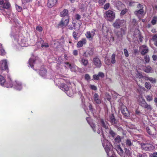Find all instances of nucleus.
Listing matches in <instances>:
<instances>
[{
	"label": "nucleus",
	"instance_id": "31",
	"mask_svg": "<svg viewBox=\"0 0 157 157\" xmlns=\"http://www.w3.org/2000/svg\"><path fill=\"white\" fill-rule=\"evenodd\" d=\"M144 71L146 73H149L152 72V68L149 66H147L144 69Z\"/></svg>",
	"mask_w": 157,
	"mask_h": 157
},
{
	"label": "nucleus",
	"instance_id": "47",
	"mask_svg": "<svg viewBox=\"0 0 157 157\" xmlns=\"http://www.w3.org/2000/svg\"><path fill=\"white\" fill-rule=\"evenodd\" d=\"M93 78L95 80H98L99 79V77L98 75H93Z\"/></svg>",
	"mask_w": 157,
	"mask_h": 157
},
{
	"label": "nucleus",
	"instance_id": "1",
	"mask_svg": "<svg viewBox=\"0 0 157 157\" xmlns=\"http://www.w3.org/2000/svg\"><path fill=\"white\" fill-rule=\"evenodd\" d=\"M17 29V27L13 26L11 28V31L10 34L11 36H13L14 40L17 42L18 44L22 47H27V38L23 36L22 34L17 35V32L16 30Z\"/></svg>",
	"mask_w": 157,
	"mask_h": 157
},
{
	"label": "nucleus",
	"instance_id": "27",
	"mask_svg": "<svg viewBox=\"0 0 157 157\" xmlns=\"http://www.w3.org/2000/svg\"><path fill=\"white\" fill-rule=\"evenodd\" d=\"M125 152L126 155L129 156L131 155L132 152L131 147H124Z\"/></svg>",
	"mask_w": 157,
	"mask_h": 157
},
{
	"label": "nucleus",
	"instance_id": "8",
	"mask_svg": "<svg viewBox=\"0 0 157 157\" xmlns=\"http://www.w3.org/2000/svg\"><path fill=\"white\" fill-rule=\"evenodd\" d=\"M141 146L142 149L146 151H150L154 148L153 146L148 143H142Z\"/></svg>",
	"mask_w": 157,
	"mask_h": 157
},
{
	"label": "nucleus",
	"instance_id": "23",
	"mask_svg": "<svg viewBox=\"0 0 157 157\" xmlns=\"http://www.w3.org/2000/svg\"><path fill=\"white\" fill-rule=\"evenodd\" d=\"M90 118L88 117H87L86 118V120L88 122V123L90 125V127L92 128L94 132H96V127L95 126V125L92 122H90Z\"/></svg>",
	"mask_w": 157,
	"mask_h": 157
},
{
	"label": "nucleus",
	"instance_id": "53",
	"mask_svg": "<svg viewBox=\"0 0 157 157\" xmlns=\"http://www.w3.org/2000/svg\"><path fill=\"white\" fill-rule=\"evenodd\" d=\"M152 40L154 41H155L157 40V35L155 34L154 35L152 39Z\"/></svg>",
	"mask_w": 157,
	"mask_h": 157
},
{
	"label": "nucleus",
	"instance_id": "39",
	"mask_svg": "<svg viewBox=\"0 0 157 157\" xmlns=\"http://www.w3.org/2000/svg\"><path fill=\"white\" fill-rule=\"evenodd\" d=\"M147 101H150L152 100L153 97L152 96L147 95L145 97Z\"/></svg>",
	"mask_w": 157,
	"mask_h": 157
},
{
	"label": "nucleus",
	"instance_id": "21",
	"mask_svg": "<svg viewBox=\"0 0 157 157\" xmlns=\"http://www.w3.org/2000/svg\"><path fill=\"white\" fill-rule=\"evenodd\" d=\"M36 62V59L34 56H33L30 58L29 61V64L31 67L32 68Z\"/></svg>",
	"mask_w": 157,
	"mask_h": 157
},
{
	"label": "nucleus",
	"instance_id": "36",
	"mask_svg": "<svg viewBox=\"0 0 157 157\" xmlns=\"http://www.w3.org/2000/svg\"><path fill=\"white\" fill-rule=\"evenodd\" d=\"M107 132H109V134L112 136L114 137L116 135L115 133L111 129H108L107 130Z\"/></svg>",
	"mask_w": 157,
	"mask_h": 157
},
{
	"label": "nucleus",
	"instance_id": "34",
	"mask_svg": "<svg viewBox=\"0 0 157 157\" xmlns=\"http://www.w3.org/2000/svg\"><path fill=\"white\" fill-rule=\"evenodd\" d=\"M157 22V16H154L152 18L151 21V24L154 25L156 24Z\"/></svg>",
	"mask_w": 157,
	"mask_h": 157
},
{
	"label": "nucleus",
	"instance_id": "17",
	"mask_svg": "<svg viewBox=\"0 0 157 157\" xmlns=\"http://www.w3.org/2000/svg\"><path fill=\"white\" fill-rule=\"evenodd\" d=\"M8 81L7 82H6L5 83L4 86L7 88H10L12 87H13L14 82L13 83L12 80L10 76L9 75L8 76Z\"/></svg>",
	"mask_w": 157,
	"mask_h": 157
},
{
	"label": "nucleus",
	"instance_id": "2",
	"mask_svg": "<svg viewBox=\"0 0 157 157\" xmlns=\"http://www.w3.org/2000/svg\"><path fill=\"white\" fill-rule=\"evenodd\" d=\"M101 137H103V138H101L102 145L107 155L109 157H114L111 156L113 153V147L112 144L107 140L104 138L103 135H102Z\"/></svg>",
	"mask_w": 157,
	"mask_h": 157
},
{
	"label": "nucleus",
	"instance_id": "12",
	"mask_svg": "<svg viewBox=\"0 0 157 157\" xmlns=\"http://www.w3.org/2000/svg\"><path fill=\"white\" fill-rule=\"evenodd\" d=\"M107 120L113 125L117 124V121L115 118L113 114H110L107 117Z\"/></svg>",
	"mask_w": 157,
	"mask_h": 157
},
{
	"label": "nucleus",
	"instance_id": "60",
	"mask_svg": "<svg viewBox=\"0 0 157 157\" xmlns=\"http://www.w3.org/2000/svg\"><path fill=\"white\" fill-rule=\"evenodd\" d=\"M153 60L155 61L157 59V57L156 55H154L152 56Z\"/></svg>",
	"mask_w": 157,
	"mask_h": 157
},
{
	"label": "nucleus",
	"instance_id": "62",
	"mask_svg": "<svg viewBox=\"0 0 157 157\" xmlns=\"http://www.w3.org/2000/svg\"><path fill=\"white\" fill-rule=\"evenodd\" d=\"M89 108L91 112L93 111V109L92 108V105L90 104H89Z\"/></svg>",
	"mask_w": 157,
	"mask_h": 157
},
{
	"label": "nucleus",
	"instance_id": "25",
	"mask_svg": "<svg viewBox=\"0 0 157 157\" xmlns=\"http://www.w3.org/2000/svg\"><path fill=\"white\" fill-rule=\"evenodd\" d=\"M68 10L67 9H64L60 13V16L61 17H65L69 16L68 15Z\"/></svg>",
	"mask_w": 157,
	"mask_h": 157
},
{
	"label": "nucleus",
	"instance_id": "13",
	"mask_svg": "<svg viewBox=\"0 0 157 157\" xmlns=\"http://www.w3.org/2000/svg\"><path fill=\"white\" fill-rule=\"evenodd\" d=\"M115 149L121 157H125L124 151L120 147V145L116 144V145H115Z\"/></svg>",
	"mask_w": 157,
	"mask_h": 157
},
{
	"label": "nucleus",
	"instance_id": "48",
	"mask_svg": "<svg viewBox=\"0 0 157 157\" xmlns=\"http://www.w3.org/2000/svg\"><path fill=\"white\" fill-rule=\"evenodd\" d=\"M75 17L77 20H79L81 18V16L79 14H77L75 15Z\"/></svg>",
	"mask_w": 157,
	"mask_h": 157
},
{
	"label": "nucleus",
	"instance_id": "32",
	"mask_svg": "<svg viewBox=\"0 0 157 157\" xmlns=\"http://www.w3.org/2000/svg\"><path fill=\"white\" fill-rule=\"evenodd\" d=\"M47 73L46 70L45 69H44L42 70H40L39 72L40 75L42 77H45Z\"/></svg>",
	"mask_w": 157,
	"mask_h": 157
},
{
	"label": "nucleus",
	"instance_id": "38",
	"mask_svg": "<svg viewBox=\"0 0 157 157\" xmlns=\"http://www.w3.org/2000/svg\"><path fill=\"white\" fill-rule=\"evenodd\" d=\"M145 87L147 89H150L151 88L150 83L149 82H146L145 84Z\"/></svg>",
	"mask_w": 157,
	"mask_h": 157
},
{
	"label": "nucleus",
	"instance_id": "52",
	"mask_svg": "<svg viewBox=\"0 0 157 157\" xmlns=\"http://www.w3.org/2000/svg\"><path fill=\"white\" fill-rule=\"evenodd\" d=\"M16 7L17 10L19 12H20L22 10V8L21 7L18 6L17 5L16 6Z\"/></svg>",
	"mask_w": 157,
	"mask_h": 157
},
{
	"label": "nucleus",
	"instance_id": "56",
	"mask_svg": "<svg viewBox=\"0 0 157 157\" xmlns=\"http://www.w3.org/2000/svg\"><path fill=\"white\" fill-rule=\"evenodd\" d=\"M106 1V0H99L98 2L99 4L103 5Z\"/></svg>",
	"mask_w": 157,
	"mask_h": 157
},
{
	"label": "nucleus",
	"instance_id": "28",
	"mask_svg": "<svg viewBox=\"0 0 157 157\" xmlns=\"http://www.w3.org/2000/svg\"><path fill=\"white\" fill-rule=\"evenodd\" d=\"M100 121L101 125L103 128H105L107 130L109 129L108 128V124L106 122H105L103 119H101Z\"/></svg>",
	"mask_w": 157,
	"mask_h": 157
},
{
	"label": "nucleus",
	"instance_id": "50",
	"mask_svg": "<svg viewBox=\"0 0 157 157\" xmlns=\"http://www.w3.org/2000/svg\"><path fill=\"white\" fill-rule=\"evenodd\" d=\"M98 75L99 77L103 78L104 77V74L102 72H100L98 73Z\"/></svg>",
	"mask_w": 157,
	"mask_h": 157
},
{
	"label": "nucleus",
	"instance_id": "9",
	"mask_svg": "<svg viewBox=\"0 0 157 157\" xmlns=\"http://www.w3.org/2000/svg\"><path fill=\"white\" fill-rule=\"evenodd\" d=\"M125 23L124 20H117L113 24V26L116 28H120L121 26L123 25Z\"/></svg>",
	"mask_w": 157,
	"mask_h": 157
},
{
	"label": "nucleus",
	"instance_id": "29",
	"mask_svg": "<svg viewBox=\"0 0 157 157\" xmlns=\"http://www.w3.org/2000/svg\"><path fill=\"white\" fill-rule=\"evenodd\" d=\"M80 61L82 64L84 66H86L88 64V60L84 58H80Z\"/></svg>",
	"mask_w": 157,
	"mask_h": 157
},
{
	"label": "nucleus",
	"instance_id": "45",
	"mask_svg": "<svg viewBox=\"0 0 157 157\" xmlns=\"http://www.w3.org/2000/svg\"><path fill=\"white\" fill-rule=\"evenodd\" d=\"M85 79L87 81L90 80V76L88 74H86L85 75Z\"/></svg>",
	"mask_w": 157,
	"mask_h": 157
},
{
	"label": "nucleus",
	"instance_id": "57",
	"mask_svg": "<svg viewBox=\"0 0 157 157\" xmlns=\"http://www.w3.org/2000/svg\"><path fill=\"white\" fill-rule=\"evenodd\" d=\"M137 7L139 9H140V10L143 9V8L144 7L142 5L140 4H138Z\"/></svg>",
	"mask_w": 157,
	"mask_h": 157
},
{
	"label": "nucleus",
	"instance_id": "14",
	"mask_svg": "<svg viewBox=\"0 0 157 157\" xmlns=\"http://www.w3.org/2000/svg\"><path fill=\"white\" fill-rule=\"evenodd\" d=\"M140 50L141 54L143 56L148 52V49L147 46L145 45H142L140 47Z\"/></svg>",
	"mask_w": 157,
	"mask_h": 157
},
{
	"label": "nucleus",
	"instance_id": "15",
	"mask_svg": "<svg viewBox=\"0 0 157 157\" xmlns=\"http://www.w3.org/2000/svg\"><path fill=\"white\" fill-rule=\"evenodd\" d=\"M93 64L97 68H100L101 66V62L99 58L95 57L93 60Z\"/></svg>",
	"mask_w": 157,
	"mask_h": 157
},
{
	"label": "nucleus",
	"instance_id": "63",
	"mask_svg": "<svg viewBox=\"0 0 157 157\" xmlns=\"http://www.w3.org/2000/svg\"><path fill=\"white\" fill-rule=\"evenodd\" d=\"M105 62L108 65L110 64V62L109 61V60L108 59H105Z\"/></svg>",
	"mask_w": 157,
	"mask_h": 157
},
{
	"label": "nucleus",
	"instance_id": "44",
	"mask_svg": "<svg viewBox=\"0 0 157 157\" xmlns=\"http://www.w3.org/2000/svg\"><path fill=\"white\" fill-rule=\"evenodd\" d=\"M124 52L125 56L126 57H128L129 56V55L127 49H124Z\"/></svg>",
	"mask_w": 157,
	"mask_h": 157
},
{
	"label": "nucleus",
	"instance_id": "40",
	"mask_svg": "<svg viewBox=\"0 0 157 157\" xmlns=\"http://www.w3.org/2000/svg\"><path fill=\"white\" fill-rule=\"evenodd\" d=\"M121 140L120 137L119 136H117L115 139V142L119 143Z\"/></svg>",
	"mask_w": 157,
	"mask_h": 157
},
{
	"label": "nucleus",
	"instance_id": "22",
	"mask_svg": "<svg viewBox=\"0 0 157 157\" xmlns=\"http://www.w3.org/2000/svg\"><path fill=\"white\" fill-rule=\"evenodd\" d=\"M2 67L3 69L7 70L8 71V67L7 64V61L6 59L3 60L1 61Z\"/></svg>",
	"mask_w": 157,
	"mask_h": 157
},
{
	"label": "nucleus",
	"instance_id": "10",
	"mask_svg": "<svg viewBox=\"0 0 157 157\" xmlns=\"http://www.w3.org/2000/svg\"><path fill=\"white\" fill-rule=\"evenodd\" d=\"M59 88L65 92L69 97L72 96V93H69L68 92L69 88L66 85L63 84L59 86Z\"/></svg>",
	"mask_w": 157,
	"mask_h": 157
},
{
	"label": "nucleus",
	"instance_id": "30",
	"mask_svg": "<svg viewBox=\"0 0 157 157\" xmlns=\"http://www.w3.org/2000/svg\"><path fill=\"white\" fill-rule=\"evenodd\" d=\"M6 82V80L5 78L3 76L0 75V84L4 86Z\"/></svg>",
	"mask_w": 157,
	"mask_h": 157
},
{
	"label": "nucleus",
	"instance_id": "59",
	"mask_svg": "<svg viewBox=\"0 0 157 157\" xmlns=\"http://www.w3.org/2000/svg\"><path fill=\"white\" fill-rule=\"evenodd\" d=\"M134 2H129V6H134Z\"/></svg>",
	"mask_w": 157,
	"mask_h": 157
},
{
	"label": "nucleus",
	"instance_id": "5",
	"mask_svg": "<svg viewBox=\"0 0 157 157\" xmlns=\"http://www.w3.org/2000/svg\"><path fill=\"white\" fill-rule=\"evenodd\" d=\"M105 18L109 21H112L115 17V13L111 10L107 11L104 14Z\"/></svg>",
	"mask_w": 157,
	"mask_h": 157
},
{
	"label": "nucleus",
	"instance_id": "3",
	"mask_svg": "<svg viewBox=\"0 0 157 157\" xmlns=\"http://www.w3.org/2000/svg\"><path fill=\"white\" fill-rule=\"evenodd\" d=\"M0 5L2 6H0V14L5 15L6 13L5 9H9L10 6L8 0H0Z\"/></svg>",
	"mask_w": 157,
	"mask_h": 157
},
{
	"label": "nucleus",
	"instance_id": "24",
	"mask_svg": "<svg viewBox=\"0 0 157 157\" xmlns=\"http://www.w3.org/2000/svg\"><path fill=\"white\" fill-rule=\"evenodd\" d=\"M57 0H48V6L51 8L55 5L57 2Z\"/></svg>",
	"mask_w": 157,
	"mask_h": 157
},
{
	"label": "nucleus",
	"instance_id": "51",
	"mask_svg": "<svg viewBox=\"0 0 157 157\" xmlns=\"http://www.w3.org/2000/svg\"><path fill=\"white\" fill-rule=\"evenodd\" d=\"M150 156L151 157H157V152H154L152 154H151Z\"/></svg>",
	"mask_w": 157,
	"mask_h": 157
},
{
	"label": "nucleus",
	"instance_id": "58",
	"mask_svg": "<svg viewBox=\"0 0 157 157\" xmlns=\"http://www.w3.org/2000/svg\"><path fill=\"white\" fill-rule=\"evenodd\" d=\"M146 130H147V131L148 134H149V135L152 134V133L151 132V131H150V129L148 128L147 127L146 128Z\"/></svg>",
	"mask_w": 157,
	"mask_h": 157
},
{
	"label": "nucleus",
	"instance_id": "61",
	"mask_svg": "<svg viewBox=\"0 0 157 157\" xmlns=\"http://www.w3.org/2000/svg\"><path fill=\"white\" fill-rule=\"evenodd\" d=\"M73 54L75 56H77L78 54V51L76 50H74L73 52Z\"/></svg>",
	"mask_w": 157,
	"mask_h": 157
},
{
	"label": "nucleus",
	"instance_id": "7",
	"mask_svg": "<svg viewBox=\"0 0 157 157\" xmlns=\"http://www.w3.org/2000/svg\"><path fill=\"white\" fill-rule=\"evenodd\" d=\"M122 145L124 147H131L134 145L133 140L129 139H127L124 140L122 143Z\"/></svg>",
	"mask_w": 157,
	"mask_h": 157
},
{
	"label": "nucleus",
	"instance_id": "41",
	"mask_svg": "<svg viewBox=\"0 0 157 157\" xmlns=\"http://www.w3.org/2000/svg\"><path fill=\"white\" fill-rule=\"evenodd\" d=\"M144 59L146 63H148L149 62L150 57L148 55H146L144 57Z\"/></svg>",
	"mask_w": 157,
	"mask_h": 157
},
{
	"label": "nucleus",
	"instance_id": "64",
	"mask_svg": "<svg viewBox=\"0 0 157 157\" xmlns=\"http://www.w3.org/2000/svg\"><path fill=\"white\" fill-rule=\"evenodd\" d=\"M1 54L2 55H5V52L4 50L3 49L1 50Z\"/></svg>",
	"mask_w": 157,
	"mask_h": 157
},
{
	"label": "nucleus",
	"instance_id": "55",
	"mask_svg": "<svg viewBox=\"0 0 157 157\" xmlns=\"http://www.w3.org/2000/svg\"><path fill=\"white\" fill-rule=\"evenodd\" d=\"M109 6V4L107 3L105 4L104 7V8L105 10H107Z\"/></svg>",
	"mask_w": 157,
	"mask_h": 157
},
{
	"label": "nucleus",
	"instance_id": "42",
	"mask_svg": "<svg viewBox=\"0 0 157 157\" xmlns=\"http://www.w3.org/2000/svg\"><path fill=\"white\" fill-rule=\"evenodd\" d=\"M78 35V33H76L74 31L73 33V36L75 40H76L78 39V37L77 36Z\"/></svg>",
	"mask_w": 157,
	"mask_h": 157
},
{
	"label": "nucleus",
	"instance_id": "33",
	"mask_svg": "<svg viewBox=\"0 0 157 157\" xmlns=\"http://www.w3.org/2000/svg\"><path fill=\"white\" fill-rule=\"evenodd\" d=\"M144 12V10L143 9H140L137 11H136L134 13L137 16H139L140 15H142L143 13Z\"/></svg>",
	"mask_w": 157,
	"mask_h": 157
},
{
	"label": "nucleus",
	"instance_id": "43",
	"mask_svg": "<svg viewBox=\"0 0 157 157\" xmlns=\"http://www.w3.org/2000/svg\"><path fill=\"white\" fill-rule=\"evenodd\" d=\"M127 9H125L122 10L121 13V15H124L127 12Z\"/></svg>",
	"mask_w": 157,
	"mask_h": 157
},
{
	"label": "nucleus",
	"instance_id": "19",
	"mask_svg": "<svg viewBox=\"0 0 157 157\" xmlns=\"http://www.w3.org/2000/svg\"><path fill=\"white\" fill-rule=\"evenodd\" d=\"M13 88L18 90H20L22 89V85L21 82L16 81L14 82Z\"/></svg>",
	"mask_w": 157,
	"mask_h": 157
},
{
	"label": "nucleus",
	"instance_id": "54",
	"mask_svg": "<svg viewBox=\"0 0 157 157\" xmlns=\"http://www.w3.org/2000/svg\"><path fill=\"white\" fill-rule=\"evenodd\" d=\"M41 47L42 48L45 47V48H48L49 47V45L47 43H45L42 44L41 45Z\"/></svg>",
	"mask_w": 157,
	"mask_h": 157
},
{
	"label": "nucleus",
	"instance_id": "18",
	"mask_svg": "<svg viewBox=\"0 0 157 157\" xmlns=\"http://www.w3.org/2000/svg\"><path fill=\"white\" fill-rule=\"evenodd\" d=\"M93 102L94 104H99L101 103V100L99 98L98 94L95 93L93 96Z\"/></svg>",
	"mask_w": 157,
	"mask_h": 157
},
{
	"label": "nucleus",
	"instance_id": "26",
	"mask_svg": "<svg viewBox=\"0 0 157 157\" xmlns=\"http://www.w3.org/2000/svg\"><path fill=\"white\" fill-rule=\"evenodd\" d=\"M65 64L67 67L70 68L71 71H75L77 68V67L76 66L74 65H71V64H70L68 62L66 63Z\"/></svg>",
	"mask_w": 157,
	"mask_h": 157
},
{
	"label": "nucleus",
	"instance_id": "49",
	"mask_svg": "<svg viewBox=\"0 0 157 157\" xmlns=\"http://www.w3.org/2000/svg\"><path fill=\"white\" fill-rule=\"evenodd\" d=\"M36 29L37 30L39 31V32H41L43 30L42 27L40 26H37L36 28Z\"/></svg>",
	"mask_w": 157,
	"mask_h": 157
},
{
	"label": "nucleus",
	"instance_id": "6",
	"mask_svg": "<svg viewBox=\"0 0 157 157\" xmlns=\"http://www.w3.org/2000/svg\"><path fill=\"white\" fill-rule=\"evenodd\" d=\"M69 16H66L62 18L61 21L58 24V27H64L66 26L69 22Z\"/></svg>",
	"mask_w": 157,
	"mask_h": 157
},
{
	"label": "nucleus",
	"instance_id": "35",
	"mask_svg": "<svg viewBox=\"0 0 157 157\" xmlns=\"http://www.w3.org/2000/svg\"><path fill=\"white\" fill-rule=\"evenodd\" d=\"M115 56L116 55L114 54H113L112 55L111 63L112 64H114L116 63Z\"/></svg>",
	"mask_w": 157,
	"mask_h": 157
},
{
	"label": "nucleus",
	"instance_id": "16",
	"mask_svg": "<svg viewBox=\"0 0 157 157\" xmlns=\"http://www.w3.org/2000/svg\"><path fill=\"white\" fill-rule=\"evenodd\" d=\"M122 113L125 117H128L130 116V112L128 110L127 108L125 106H124L121 109Z\"/></svg>",
	"mask_w": 157,
	"mask_h": 157
},
{
	"label": "nucleus",
	"instance_id": "11",
	"mask_svg": "<svg viewBox=\"0 0 157 157\" xmlns=\"http://www.w3.org/2000/svg\"><path fill=\"white\" fill-rule=\"evenodd\" d=\"M95 30L93 29L92 30L91 32L87 31L86 32L85 34L86 37L89 39L90 40H92L93 37L95 35Z\"/></svg>",
	"mask_w": 157,
	"mask_h": 157
},
{
	"label": "nucleus",
	"instance_id": "4",
	"mask_svg": "<svg viewBox=\"0 0 157 157\" xmlns=\"http://www.w3.org/2000/svg\"><path fill=\"white\" fill-rule=\"evenodd\" d=\"M138 101L139 105L144 108L147 109V110H150L152 109L151 106L150 105H148L145 101L144 99L142 97H140L139 98Z\"/></svg>",
	"mask_w": 157,
	"mask_h": 157
},
{
	"label": "nucleus",
	"instance_id": "20",
	"mask_svg": "<svg viewBox=\"0 0 157 157\" xmlns=\"http://www.w3.org/2000/svg\"><path fill=\"white\" fill-rule=\"evenodd\" d=\"M86 42V38H82L81 40L78 41L77 44V46L78 48H80L82 47L84 44H85Z\"/></svg>",
	"mask_w": 157,
	"mask_h": 157
},
{
	"label": "nucleus",
	"instance_id": "46",
	"mask_svg": "<svg viewBox=\"0 0 157 157\" xmlns=\"http://www.w3.org/2000/svg\"><path fill=\"white\" fill-rule=\"evenodd\" d=\"M90 88L94 90H96L97 89V88L96 86L93 85H90Z\"/></svg>",
	"mask_w": 157,
	"mask_h": 157
},
{
	"label": "nucleus",
	"instance_id": "37",
	"mask_svg": "<svg viewBox=\"0 0 157 157\" xmlns=\"http://www.w3.org/2000/svg\"><path fill=\"white\" fill-rule=\"evenodd\" d=\"M147 79L153 83H155L156 82V79L152 77H148L147 78Z\"/></svg>",
	"mask_w": 157,
	"mask_h": 157
}]
</instances>
